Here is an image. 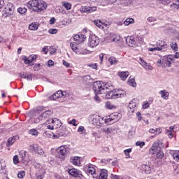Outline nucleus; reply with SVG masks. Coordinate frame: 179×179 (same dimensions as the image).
Segmentation results:
<instances>
[{"label": "nucleus", "instance_id": "obj_50", "mask_svg": "<svg viewBox=\"0 0 179 179\" xmlns=\"http://www.w3.org/2000/svg\"><path fill=\"white\" fill-rule=\"evenodd\" d=\"M63 6L66 9V10H70L71 8H72V4L68 2H63Z\"/></svg>", "mask_w": 179, "mask_h": 179}, {"label": "nucleus", "instance_id": "obj_59", "mask_svg": "<svg viewBox=\"0 0 179 179\" xmlns=\"http://www.w3.org/2000/svg\"><path fill=\"white\" fill-rule=\"evenodd\" d=\"M48 33L50 34H57V33H58V29H50L49 30H48Z\"/></svg>", "mask_w": 179, "mask_h": 179}, {"label": "nucleus", "instance_id": "obj_8", "mask_svg": "<svg viewBox=\"0 0 179 179\" xmlns=\"http://www.w3.org/2000/svg\"><path fill=\"white\" fill-rule=\"evenodd\" d=\"M142 42V38H140L139 36L134 37L130 36L129 38L126 40V43L129 47H138Z\"/></svg>", "mask_w": 179, "mask_h": 179}, {"label": "nucleus", "instance_id": "obj_51", "mask_svg": "<svg viewBox=\"0 0 179 179\" xmlns=\"http://www.w3.org/2000/svg\"><path fill=\"white\" fill-rule=\"evenodd\" d=\"M13 164H15V166H17V164H19V163H20V162H19V156H17V155L13 156Z\"/></svg>", "mask_w": 179, "mask_h": 179}, {"label": "nucleus", "instance_id": "obj_53", "mask_svg": "<svg viewBox=\"0 0 179 179\" xmlns=\"http://www.w3.org/2000/svg\"><path fill=\"white\" fill-rule=\"evenodd\" d=\"M163 157H164V153H163V151H162L161 150H158V152H157V158L162 159Z\"/></svg>", "mask_w": 179, "mask_h": 179}, {"label": "nucleus", "instance_id": "obj_13", "mask_svg": "<svg viewBox=\"0 0 179 179\" xmlns=\"http://www.w3.org/2000/svg\"><path fill=\"white\" fill-rule=\"evenodd\" d=\"M121 36L115 35V34H109L107 36L108 43H120L121 41Z\"/></svg>", "mask_w": 179, "mask_h": 179}, {"label": "nucleus", "instance_id": "obj_28", "mask_svg": "<svg viewBox=\"0 0 179 179\" xmlns=\"http://www.w3.org/2000/svg\"><path fill=\"white\" fill-rule=\"evenodd\" d=\"M160 148L159 147V143L154 142L151 148L150 149V153L151 155H155L157 151H159Z\"/></svg>", "mask_w": 179, "mask_h": 179}, {"label": "nucleus", "instance_id": "obj_60", "mask_svg": "<svg viewBox=\"0 0 179 179\" xmlns=\"http://www.w3.org/2000/svg\"><path fill=\"white\" fill-rule=\"evenodd\" d=\"M174 126H171L169 129L166 130V134H170L174 132Z\"/></svg>", "mask_w": 179, "mask_h": 179}, {"label": "nucleus", "instance_id": "obj_36", "mask_svg": "<svg viewBox=\"0 0 179 179\" xmlns=\"http://www.w3.org/2000/svg\"><path fill=\"white\" fill-rule=\"evenodd\" d=\"M127 84L131 87H136V82L135 81V77L130 76L127 80Z\"/></svg>", "mask_w": 179, "mask_h": 179}, {"label": "nucleus", "instance_id": "obj_4", "mask_svg": "<svg viewBox=\"0 0 179 179\" xmlns=\"http://www.w3.org/2000/svg\"><path fill=\"white\" fill-rule=\"evenodd\" d=\"M70 46L73 52L77 55H87L92 52L87 49L82 48L79 45L75 43V42H71Z\"/></svg>", "mask_w": 179, "mask_h": 179}, {"label": "nucleus", "instance_id": "obj_16", "mask_svg": "<svg viewBox=\"0 0 179 179\" xmlns=\"http://www.w3.org/2000/svg\"><path fill=\"white\" fill-rule=\"evenodd\" d=\"M113 94L114 99H120L121 97H125L127 92L124 90H114Z\"/></svg>", "mask_w": 179, "mask_h": 179}, {"label": "nucleus", "instance_id": "obj_27", "mask_svg": "<svg viewBox=\"0 0 179 179\" xmlns=\"http://www.w3.org/2000/svg\"><path fill=\"white\" fill-rule=\"evenodd\" d=\"M159 94L161 96V98L163 99V100H169V97H170V92L166 90L159 91Z\"/></svg>", "mask_w": 179, "mask_h": 179}, {"label": "nucleus", "instance_id": "obj_39", "mask_svg": "<svg viewBox=\"0 0 179 179\" xmlns=\"http://www.w3.org/2000/svg\"><path fill=\"white\" fill-rule=\"evenodd\" d=\"M135 23V20L133 18H127L124 22L123 24L124 26H129V24H134Z\"/></svg>", "mask_w": 179, "mask_h": 179}, {"label": "nucleus", "instance_id": "obj_45", "mask_svg": "<svg viewBox=\"0 0 179 179\" xmlns=\"http://www.w3.org/2000/svg\"><path fill=\"white\" fill-rule=\"evenodd\" d=\"M17 10L18 13H20V15H23L26 13V12H27V8H26L25 7H20L17 8Z\"/></svg>", "mask_w": 179, "mask_h": 179}, {"label": "nucleus", "instance_id": "obj_63", "mask_svg": "<svg viewBox=\"0 0 179 179\" xmlns=\"http://www.w3.org/2000/svg\"><path fill=\"white\" fill-rule=\"evenodd\" d=\"M63 65L66 68H71V64L69 63L68 62L65 61V60H63Z\"/></svg>", "mask_w": 179, "mask_h": 179}, {"label": "nucleus", "instance_id": "obj_47", "mask_svg": "<svg viewBox=\"0 0 179 179\" xmlns=\"http://www.w3.org/2000/svg\"><path fill=\"white\" fill-rule=\"evenodd\" d=\"M171 48L173 51H178V45L176 42H172L171 43Z\"/></svg>", "mask_w": 179, "mask_h": 179}, {"label": "nucleus", "instance_id": "obj_12", "mask_svg": "<svg viewBox=\"0 0 179 179\" xmlns=\"http://www.w3.org/2000/svg\"><path fill=\"white\" fill-rule=\"evenodd\" d=\"M97 10V6H83L80 8L81 13H93Z\"/></svg>", "mask_w": 179, "mask_h": 179}, {"label": "nucleus", "instance_id": "obj_52", "mask_svg": "<svg viewBox=\"0 0 179 179\" xmlns=\"http://www.w3.org/2000/svg\"><path fill=\"white\" fill-rule=\"evenodd\" d=\"M24 176H26V172L24 171H20L17 173L18 178L23 179L24 178Z\"/></svg>", "mask_w": 179, "mask_h": 179}, {"label": "nucleus", "instance_id": "obj_41", "mask_svg": "<svg viewBox=\"0 0 179 179\" xmlns=\"http://www.w3.org/2000/svg\"><path fill=\"white\" fill-rule=\"evenodd\" d=\"M77 132H78L80 135H83L86 134V129L83 126H80L77 130Z\"/></svg>", "mask_w": 179, "mask_h": 179}, {"label": "nucleus", "instance_id": "obj_29", "mask_svg": "<svg viewBox=\"0 0 179 179\" xmlns=\"http://www.w3.org/2000/svg\"><path fill=\"white\" fill-rule=\"evenodd\" d=\"M61 127H62L61 120L57 117H53V129H57Z\"/></svg>", "mask_w": 179, "mask_h": 179}, {"label": "nucleus", "instance_id": "obj_54", "mask_svg": "<svg viewBox=\"0 0 179 179\" xmlns=\"http://www.w3.org/2000/svg\"><path fill=\"white\" fill-rule=\"evenodd\" d=\"M150 106V103L148 101H145L143 102V103L142 105V108H143V110H146Z\"/></svg>", "mask_w": 179, "mask_h": 179}, {"label": "nucleus", "instance_id": "obj_19", "mask_svg": "<svg viewBox=\"0 0 179 179\" xmlns=\"http://www.w3.org/2000/svg\"><path fill=\"white\" fill-rule=\"evenodd\" d=\"M44 125L48 129H50V131H54V119H48L44 123Z\"/></svg>", "mask_w": 179, "mask_h": 179}, {"label": "nucleus", "instance_id": "obj_7", "mask_svg": "<svg viewBox=\"0 0 179 179\" xmlns=\"http://www.w3.org/2000/svg\"><path fill=\"white\" fill-rule=\"evenodd\" d=\"M99 44H100V38L94 34H90L88 38V47L90 48H95Z\"/></svg>", "mask_w": 179, "mask_h": 179}, {"label": "nucleus", "instance_id": "obj_44", "mask_svg": "<svg viewBox=\"0 0 179 179\" xmlns=\"http://www.w3.org/2000/svg\"><path fill=\"white\" fill-rule=\"evenodd\" d=\"M131 152H132V148H128L124 150V153L126 156V159H129L131 157V155H129Z\"/></svg>", "mask_w": 179, "mask_h": 179}, {"label": "nucleus", "instance_id": "obj_43", "mask_svg": "<svg viewBox=\"0 0 179 179\" xmlns=\"http://www.w3.org/2000/svg\"><path fill=\"white\" fill-rule=\"evenodd\" d=\"M105 97L106 99H115L114 98V90L107 92Z\"/></svg>", "mask_w": 179, "mask_h": 179}, {"label": "nucleus", "instance_id": "obj_11", "mask_svg": "<svg viewBox=\"0 0 179 179\" xmlns=\"http://www.w3.org/2000/svg\"><path fill=\"white\" fill-rule=\"evenodd\" d=\"M29 148L31 150H32V152H34V153H36L37 155H40V156H43V157H45V156H47L43 150V148H41V147H39V145L37 144L31 145Z\"/></svg>", "mask_w": 179, "mask_h": 179}, {"label": "nucleus", "instance_id": "obj_49", "mask_svg": "<svg viewBox=\"0 0 179 179\" xmlns=\"http://www.w3.org/2000/svg\"><path fill=\"white\" fill-rule=\"evenodd\" d=\"M105 107L108 110H113V108H115V106L113 105V103H111L110 101L106 103Z\"/></svg>", "mask_w": 179, "mask_h": 179}, {"label": "nucleus", "instance_id": "obj_5", "mask_svg": "<svg viewBox=\"0 0 179 179\" xmlns=\"http://www.w3.org/2000/svg\"><path fill=\"white\" fill-rule=\"evenodd\" d=\"M121 117H122V115L118 112L112 113L105 118V124H106V125H112V124H115V122H118V121L121 120Z\"/></svg>", "mask_w": 179, "mask_h": 179}, {"label": "nucleus", "instance_id": "obj_1", "mask_svg": "<svg viewBox=\"0 0 179 179\" xmlns=\"http://www.w3.org/2000/svg\"><path fill=\"white\" fill-rule=\"evenodd\" d=\"M111 87V85L108 83H104L101 81H96L93 83L92 89L95 93V96L94 97V101L96 103H100L101 99L97 96V94H104L106 90H108Z\"/></svg>", "mask_w": 179, "mask_h": 179}, {"label": "nucleus", "instance_id": "obj_40", "mask_svg": "<svg viewBox=\"0 0 179 179\" xmlns=\"http://www.w3.org/2000/svg\"><path fill=\"white\" fill-rule=\"evenodd\" d=\"M171 155L173 158L176 160V162H179V151H171Z\"/></svg>", "mask_w": 179, "mask_h": 179}, {"label": "nucleus", "instance_id": "obj_3", "mask_svg": "<svg viewBox=\"0 0 179 179\" xmlns=\"http://www.w3.org/2000/svg\"><path fill=\"white\" fill-rule=\"evenodd\" d=\"M88 120L90 124L94 125V127H103L106 124V119L97 115H90Z\"/></svg>", "mask_w": 179, "mask_h": 179}, {"label": "nucleus", "instance_id": "obj_9", "mask_svg": "<svg viewBox=\"0 0 179 179\" xmlns=\"http://www.w3.org/2000/svg\"><path fill=\"white\" fill-rule=\"evenodd\" d=\"M52 114H54L52 110H46L43 113H41V115L35 120V122L36 124H38L39 122H43V121H45V120H47V118L52 115Z\"/></svg>", "mask_w": 179, "mask_h": 179}, {"label": "nucleus", "instance_id": "obj_21", "mask_svg": "<svg viewBox=\"0 0 179 179\" xmlns=\"http://www.w3.org/2000/svg\"><path fill=\"white\" fill-rule=\"evenodd\" d=\"M16 141H19V136H13L12 137L8 138L7 142H6V146L8 148L12 146L13 145L15 144V142Z\"/></svg>", "mask_w": 179, "mask_h": 179}, {"label": "nucleus", "instance_id": "obj_46", "mask_svg": "<svg viewBox=\"0 0 179 179\" xmlns=\"http://www.w3.org/2000/svg\"><path fill=\"white\" fill-rule=\"evenodd\" d=\"M171 9L173 10H178L179 9V2L177 1V3H173L170 5Z\"/></svg>", "mask_w": 179, "mask_h": 179}, {"label": "nucleus", "instance_id": "obj_55", "mask_svg": "<svg viewBox=\"0 0 179 179\" xmlns=\"http://www.w3.org/2000/svg\"><path fill=\"white\" fill-rule=\"evenodd\" d=\"M77 121L76 119H72L71 120H69L68 122L69 125H73V127H78V124H76Z\"/></svg>", "mask_w": 179, "mask_h": 179}, {"label": "nucleus", "instance_id": "obj_26", "mask_svg": "<svg viewBox=\"0 0 179 179\" xmlns=\"http://www.w3.org/2000/svg\"><path fill=\"white\" fill-rule=\"evenodd\" d=\"M117 76L121 79V80L125 81L129 76V72L128 71H119L117 72Z\"/></svg>", "mask_w": 179, "mask_h": 179}, {"label": "nucleus", "instance_id": "obj_38", "mask_svg": "<svg viewBox=\"0 0 179 179\" xmlns=\"http://www.w3.org/2000/svg\"><path fill=\"white\" fill-rule=\"evenodd\" d=\"M101 131L103 132V134H106L107 135L112 134L113 129L111 127H103L101 129Z\"/></svg>", "mask_w": 179, "mask_h": 179}, {"label": "nucleus", "instance_id": "obj_33", "mask_svg": "<svg viewBox=\"0 0 179 179\" xmlns=\"http://www.w3.org/2000/svg\"><path fill=\"white\" fill-rule=\"evenodd\" d=\"M156 45L161 49V51H163V50H166V48H167V44L163 41L159 40L157 41Z\"/></svg>", "mask_w": 179, "mask_h": 179}, {"label": "nucleus", "instance_id": "obj_61", "mask_svg": "<svg viewBox=\"0 0 179 179\" xmlns=\"http://www.w3.org/2000/svg\"><path fill=\"white\" fill-rule=\"evenodd\" d=\"M136 146H139V148H143L145 146V142L144 141H137L136 143Z\"/></svg>", "mask_w": 179, "mask_h": 179}, {"label": "nucleus", "instance_id": "obj_18", "mask_svg": "<svg viewBox=\"0 0 179 179\" xmlns=\"http://www.w3.org/2000/svg\"><path fill=\"white\" fill-rule=\"evenodd\" d=\"M140 61V65L145 69V71H152L153 67L149 64V63L146 62L145 60H143L141 57L139 58Z\"/></svg>", "mask_w": 179, "mask_h": 179}, {"label": "nucleus", "instance_id": "obj_48", "mask_svg": "<svg viewBox=\"0 0 179 179\" xmlns=\"http://www.w3.org/2000/svg\"><path fill=\"white\" fill-rule=\"evenodd\" d=\"M29 134L30 135H32L33 136H38V131L36 129H32L29 131Z\"/></svg>", "mask_w": 179, "mask_h": 179}, {"label": "nucleus", "instance_id": "obj_25", "mask_svg": "<svg viewBox=\"0 0 179 179\" xmlns=\"http://www.w3.org/2000/svg\"><path fill=\"white\" fill-rule=\"evenodd\" d=\"M44 135H45L47 138H51L52 139H58V138H61V136H64V134L62 133H59L57 134H54V133H51V134H50V132L48 131L45 132Z\"/></svg>", "mask_w": 179, "mask_h": 179}, {"label": "nucleus", "instance_id": "obj_35", "mask_svg": "<svg viewBox=\"0 0 179 179\" xmlns=\"http://www.w3.org/2000/svg\"><path fill=\"white\" fill-rule=\"evenodd\" d=\"M157 64L158 66H161V68H166L167 65L166 64V59L164 57H161L157 61Z\"/></svg>", "mask_w": 179, "mask_h": 179}, {"label": "nucleus", "instance_id": "obj_24", "mask_svg": "<svg viewBox=\"0 0 179 179\" xmlns=\"http://www.w3.org/2000/svg\"><path fill=\"white\" fill-rule=\"evenodd\" d=\"M73 40L78 44H80V43H83L86 40V36L84 34H76L73 36Z\"/></svg>", "mask_w": 179, "mask_h": 179}, {"label": "nucleus", "instance_id": "obj_30", "mask_svg": "<svg viewBox=\"0 0 179 179\" xmlns=\"http://www.w3.org/2000/svg\"><path fill=\"white\" fill-rule=\"evenodd\" d=\"M108 178V171L106 169H101L99 172V179Z\"/></svg>", "mask_w": 179, "mask_h": 179}, {"label": "nucleus", "instance_id": "obj_15", "mask_svg": "<svg viewBox=\"0 0 179 179\" xmlns=\"http://www.w3.org/2000/svg\"><path fill=\"white\" fill-rule=\"evenodd\" d=\"M3 12L7 16H12L13 15V4L12 3H8L3 9Z\"/></svg>", "mask_w": 179, "mask_h": 179}, {"label": "nucleus", "instance_id": "obj_62", "mask_svg": "<svg viewBox=\"0 0 179 179\" xmlns=\"http://www.w3.org/2000/svg\"><path fill=\"white\" fill-rule=\"evenodd\" d=\"M84 82H90L92 80V77L90 76H85L83 77Z\"/></svg>", "mask_w": 179, "mask_h": 179}, {"label": "nucleus", "instance_id": "obj_32", "mask_svg": "<svg viewBox=\"0 0 179 179\" xmlns=\"http://www.w3.org/2000/svg\"><path fill=\"white\" fill-rule=\"evenodd\" d=\"M68 173L70 176H72L73 177H79V176H80V171H79L76 169H71L69 170Z\"/></svg>", "mask_w": 179, "mask_h": 179}, {"label": "nucleus", "instance_id": "obj_64", "mask_svg": "<svg viewBox=\"0 0 179 179\" xmlns=\"http://www.w3.org/2000/svg\"><path fill=\"white\" fill-rule=\"evenodd\" d=\"M36 179H44V173L39 174H36Z\"/></svg>", "mask_w": 179, "mask_h": 179}, {"label": "nucleus", "instance_id": "obj_6", "mask_svg": "<svg viewBox=\"0 0 179 179\" xmlns=\"http://www.w3.org/2000/svg\"><path fill=\"white\" fill-rule=\"evenodd\" d=\"M58 157L62 162H64L65 159H66V156H68V148L66 145H62L59 147L56 150Z\"/></svg>", "mask_w": 179, "mask_h": 179}, {"label": "nucleus", "instance_id": "obj_37", "mask_svg": "<svg viewBox=\"0 0 179 179\" xmlns=\"http://www.w3.org/2000/svg\"><path fill=\"white\" fill-rule=\"evenodd\" d=\"M108 62L110 64V65H116V64H118V61H117V59L113 56L110 57L108 59Z\"/></svg>", "mask_w": 179, "mask_h": 179}, {"label": "nucleus", "instance_id": "obj_23", "mask_svg": "<svg viewBox=\"0 0 179 179\" xmlns=\"http://www.w3.org/2000/svg\"><path fill=\"white\" fill-rule=\"evenodd\" d=\"M166 66H171V64L174 62V56L173 55H169L164 56Z\"/></svg>", "mask_w": 179, "mask_h": 179}, {"label": "nucleus", "instance_id": "obj_10", "mask_svg": "<svg viewBox=\"0 0 179 179\" xmlns=\"http://www.w3.org/2000/svg\"><path fill=\"white\" fill-rule=\"evenodd\" d=\"M67 97H69V94L66 91L59 90L53 94L50 99L52 100H57V99H67Z\"/></svg>", "mask_w": 179, "mask_h": 179}, {"label": "nucleus", "instance_id": "obj_56", "mask_svg": "<svg viewBox=\"0 0 179 179\" xmlns=\"http://www.w3.org/2000/svg\"><path fill=\"white\" fill-rule=\"evenodd\" d=\"M148 51L153 52L155 51H162V49L159 47H154V48H148Z\"/></svg>", "mask_w": 179, "mask_h": 179}, {"label": "nucleus", "instance_id": "obj_17", "mask_svg": "<svg viewBox=\"0 0 179 179\" xmlns=\"http://www.w3.org/2000/svg\"><path fill=\"white\" fill-rule=\"evenodd\" d=\"M138 106H139V100H138L137 99H134L129 102V108L131 110V113H134Z\"/></svg>", "mask_w": 179, "mask_h": 179}, {"label": "nucleus", "instance_id": "obj_42", "mask_svg": "<svg viewBox=\"0 0 179 179\" xmlns=\"http://www.w3.org/2000/svg\"><path fill=\"white\" fill-rule=\"evenodd\" d=\"M22 59L24 62V64L27 65H31V64H33V61L30 59V57H24Z\"/></svg>", "mask_w": 179, "mask_h": 179}, {"label": "nucleus", "instance_id": "obj_20", "mask_svg": "<svg viewBox=\"0 0 179 179\" xmlns=\"http://www.w3.org/2000/svg\"><path fill=\"white\" fill-rule=\"evenodd\" d=\"M95 25H96L99 29L103 30L106 27H108V23L102 22L100 20H96L94 21Z\"/></svg>", "mask_w": 179, "mask_h": 179}, {"label": "nucleus", "instance_id": "obj_57", "mask_svg": "<svg viewBox=\"0 0 179 179\" xmlns=\"http://www.w3.org/2000/svg\"><path fill=\"white\" fill-rule=\"evenodd\" d=\"M87 66L92 69H97V63H90L87 64Z\"/></svg>", "mask_w": 179, "mask_h": 179}, {"label": "nucleus", "instance_id": "obj_22", "mask_svg": "<svg viewBox=\"0 0 179 179\" xmlns=\"http://www.w3.org/2000/svg\"><path fill=\"white\" fill-rule=\"evenodd\" d=\"M38 27H40V23L34 22L29 24L28 30H30V31H37V30H38Z\"/></svg>", "mask_w": 179, "mask_h": 179}, {"label": "nucleus", "instance_id": "obj_2", "mask_svg": "<svg viewBox=\"0 0 179 179\" xmlns=\"http://www.w3.org/2000/svg\"><path fill=\"white\" fill-rule=\"evenodd\" d=\"M27 8L33 12H43L47 9V3L43 0H31L27 3Z\"/></svg>", "mask_w": 179, "mask_h": 179}, {"label": "nucleus", "instance_id": "obj_31", "mask_svg": "<svg viewBox=\"0 0 179 179\" xmlns=\"http://www.w3.org/2000/svg\"><path fill=\"white\" fill-rule=\"evenodd\" d=\"M141 170L144 171L145 174H150V173H152V166H150V165L143 164L141 166Z\"/></svg>", "mask_w": 179, "mask_h": 179}, {"label": "nucleus", "instance_id": "obj_58", "mask_svg": "<svg viewBox=\"0 0 179 179\" xmlns=\"http://www.w3.org/2000/svg\"><path fill=\"white\" fill-rule=\"evenodd\" d=\"M155 143H158V147L159 148V149L164 148V146L163 145V141L157 140V141H155Z\"/></svg>", "mask_w": 179, "mask_h": 179}, {"label": "nucleus", "instance_id": "obj_34", "mask_svg": "<svg viewBox=\"0 0 179 179\" xmlns=\"http://www.w3.org/2000/svg\"><path fill=\"white\" fill-rule=\"evenodd\" d=\"M70 162L72 164H74V166H80V157H72Z\"/></svg>", "mask_w": 179, "mask_h": 179}, {"label": "nucleus", "instance_id": "obj_14", "mask_svg": "<svg viewBox=\"0 0 179 179\" xmlns=\"http://www.w3.org/2000/svg\"><path fill=\"white\" fill-rule=\"evenodd\" d=\"M84 170L88 176H95L96 175V168H94V165L88 164L85 166Z\"/></svg>", "mask_w": 179, "mask_h": 179}]
</instances>
